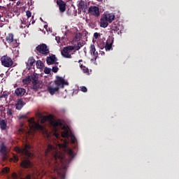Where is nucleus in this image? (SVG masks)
I'll list each match as a JSON object with an SVG mask.
<instances>
[{"mask_svg":"<svg viewBox=\"0 0 179 179\" xmlns=\"http://www.w3.org/2000/svg\"><path fill=\"white\" fill-rule=\"evenodd\" d=\"M30 149H31V145L29 144H25L23 148H17L16 152L20 155H24L27 157H33L34 155L31 152H30Z\"/></svg>","mask_w":179,"mask_h":179,"instance_id":"1","label":"nucleus"},{"mask_svg":"<svg viewBox=\"0 0 179 179\" xmlns=\"http://www.w3.org/2000/svg\"><path fill=\"white\" fill-rule=\"evenodd\" d=\"M35 52L39 55H48L50 54V48L45 43H42L36 46Z\"/></svg>","mask_w":179,"mask_h":179,"instance_id":"2","label":"nucleus"},{"mask_svg":"<svg viewBox=\"0 0 179 179\" xmlns=\"http://www.w3.org/2000/svg\"><path fill=\"white\" fill-rule=\"evenodd\" d=\"M73 50H75V46L69 45L63 48L61 51V54L64 58H72V55L70 54Z\"/></svg>","mask_w":179,"mask_h":179,"instance_id":"3","label":"nucleus"},{"mask_svg":"<svg viewBox=\"0 0 179 179\" xmlns=\"http://www.w3.org/2000/svg\"><path fill=\"white\" fill-rule=\"evenodd\" d=\"M22 82L25 84L30 83V82H31L32 85H34V86H36V85H38V76L34 74L28 76L22 80Z\"/></svg>","mask_w":179,"mask_h":179,"instance_id":"4","label":"nucleus"},{"mask_svg":"<svg viewBox=\"0 0 179 179\" xmlns=\"http://www.w3.org/2000/svg\"><path fill=\"white\" fill-rule=\"evenodd\" d=\"M1 62L5 68H10L13 65V60L8 55H4L1 58Z\"/></svg>","mask_w":179,"mask_h":179,"instance_id":"5","label":"nucleus"},{"mask_svg":"<svg viewBox=\"0 0 179 179\" xmlns=\"http://www.w3.org/2000/svg\"><path fill=\"white\" fill-rule=\"evenodd\" d=\"M29 124L32 129H36V131H44V126L34 121V118L28 120Z\"/></svg>","mask_w":179,"mask_h":179,"instance_id":"6","label":"nucleus"},{"mask_svg":"<svg viewBox=\"0 0 179 179\" xmlns=\"http://www.w3.org/2000/svg\"><path fill=\"white\" fill-rule=\"evenodd\" d=\"M53 85H55V86H57L59 89H64V86L68 85V82L65 81L62 77L57 76Z\"/></svg>","mask_w":179,"mask_h":179,"instance_id":"7","label":"nucleus"},{"mask_svg":"<svg viewBox=\"0 0 179 179\" xmlns=\"http://www.w3.org/2000/svg\"><path fill=\"white\" fill-rule=\"evenodd\" d=\"M77 6L78 8V15H80L82 12H83V13H86L87 11V3L85 2L83 0L79 1Z\"/></svg>","mask_w":179,"mask_h":179,"instance_id":"8","label":"nucleus"},{"mask_svg":"<svg viewBox=\"0 0 179 179\" xmlns=\"http://www.w3.org/2000/svg\"><path fill=\"white\" fill-rule=\"evenodd\" d=\"M88 13L95 17L100 16V8L96 6H91L88 9Z\"/></svg>","mask_w":179,"mask_h":179,"instance_id":"9","label":"nucleus"},{"mask_svg":"<svg viewBox=\"0 0 179 179\" xmlns=\"http://www.w3.org/2000/svg\"><path fill=\"white\" fill-rule=\"evenodd\" d=\"M58 59L55 56V55H52L49 57H47L46 58V63L48 65H53V64H55L56 65H58Z\"/></svg>","mask_w":179,"mask_h":179,"instance_id":"10","label":"nucleus"},{"mask_svg":"<svg viewBox=\"0 0 179 179\" xmlns=\"http://www.w3.org/2000/svg\"><path fill=\"white\" fill-rule=\"evenodd\" d=\"M57 4L59 6V9L61 12V13H64V12H65V10H66V3H64V1L62 0H57Z\"/></svg>","mask_w":179,"mask_h":179,"instance_id":"11","label":"nucleus"},{"mask_svg":"<svg viewBox=\"0 0 179 179\" xmlns=\"http://www.w3.org/2000/svg\"><path fill=\"white\" fill-rule=\"evenodd\" d=\"M20 166L23 169H30V167H31V162H30V159L27 158L22 161Z\"/></svg>","mask_w":179,"mask_h":179,"instance_id":"12","label":"nucleus"},{"mask_svg":"<svg viewBox=\"0 0 179 179\" xmlns=\"http://www.w3.org/2000/svg\"><path fill=\"white\" fill-rule=\"evenodd\" d=\"M59 90V88L55 85H54L53 86L49 85L48 87V92H49L50 94H51L52 96L55 94V93H57V92H58Z\"/></svg>","mask_w":179,"mask_h":179,"instance_id":"13","label":"nucleus"},{"mask_svg":"<svg viewBox=\"0 0 179 179\" xmlns=\"http://www.w3.org/2000/svg\"><path fill=\"white\" fill-rule=\"evenodd\" d=\"M106 20L108 21L109 23H112L113 20L115 19V15L113 13H106L103 15Z\"/></svg>","mask_w":179,"mask_h":179,"instance_id":"14","label":"nucleus"},{"mask_svg":"<svg viewBox=\"0 0 179 179\" xmlns=\"http://www.w3.org/2000/svg\"><path fill=\"white\" fill-rule=\"evenodd\" d=\"M34 64H36V59H34V57H29L27 62H26V66L29 68V69H31Z\"/></svg>","mask_w":179,"mask_h":179,"instance_id":"15","label":"nucleus"},{"mask_svg":"<svg viewBox=\"0 0 179 179\" xmlns=\"http://www.w3.org/2000/svg\"><path fill=\"white\" fill-rule=\"evenodd\" d=\"M53 119H54V116H52V115L43 116L41 119V124H45L47 121L48 122H51V120H53Z\"/></svg>","mask_w":179,"mask_h":179,"instance_id":"16","label":"nucleus"},{"mask_svg":"<svg viewBox=\"0 0 179 179\" xmlns=\"http://www.w3.org/2000/svg\"><path fill=\"white\" fill-rule=\"evenodd\" d=\"M90 52L91 55H93L94 58L95 59H97V57L99 55V53L96 52V46L94 45H91L90 47Z\"/></svg>","mask_w":179,"mask_h":179,"instance_id":"17","label":"nucleus"},{"mask_svg":"<svg viewBox=\"0 0 179 179\" xmlns=\"http://www.w3.org/2000/svg\"><path fill=\"white\" fill-rule=\"evenodd\" d=\"M108 23H110V22L103 15L100 19V26H101V27H103V29H106V27H108Z\"/></svg>","mask_w":179,"mask_h":179,"instance_id":"18","label":"nucleus"},{"mask_svg":"<svg viewBox=\"0 0 179 179\" xmlns=\"http://www.w3.org/2000/svg\"><path fill=\"white\" fill-rule=\"evenodd\" d=\"M24 93H26V90L24 88H17L15 90V94L17 95L18 97H22L24 96Z\"/></svg>","mask_w":179,"mask_h":179,"instance_id":"19","label":"nucleus"},{"mask_svg":"<svg viewBox=\"0 0 179 179\" xmlns=\"http://www.w3.org/2000/svg\"><path fill=\"white\" fill-rule=\"evenodd\" d=\"M50 124L54 127V128H58V127L62 125V122H61V120H54V119H52L50 120Z\"/></svg>","mask_w":179,"mask_h":179,"instance_id":"20","label":"nucleus"},{"mask_svg":"<svg viewBox=\"0 0 179 179\" xmlns=\"http://www.w3.org/2000/svg\"><path fill=\"white\" fill-rule=\"evenodd\" d=\"M105 49L106 51H110V50H113V41L111 39H108L106 41Z\"/></svg>","mask_w":179,"mask_h":179,"instance_id":"21","label":"nucleus"},{"mask_svg":"<svg viewBox=\"0 0 179 179\" xmlns=\"http://www.w3.org/2000/svg\"><path fill=\"white\" fill-rule=\"evenodd\" d=\"M51 150H55V146L48 144L47 149L45 150V156H48V153H50Z\"/></svg>","mask_w":179,"mask_h":179,"instance_id":"22","label":"nucleus"},{"mask_svg":"<svg viewBox=\"0 0 179 179\" xmlns=\"http://www.w3.org/2000/svg\"><path fill=\"white\" fill-rule=\"evenodd\" d=\"M111 30L112 31H120V24H118V23L114 22L112 24Z\"/></svg>","mask_w":179,"mask_h":179,"instance_id":"23","label":"nucleus"},{"mask_svg":"<svg viewBox=\"0 0 179 179\" xmlns=\"http://www.w3.org/2000/svg\"><path fill=\"white\" fill-rule=\"evenodd\" d=\"M6 145H5V143H2L0 146V153L2 155H6Z\"/></svg>","mask_w":179,"mask_h":179,"instance_id":"24","label":"nucleus"},{"mask_svg":"<svg viewBox=\"0 0 179 179\" xmlns=\"http://www.w3.org/2000/svg\"><path fill=\"white\" fill-rule=\"evenodd\" d=\"M6 41L9 44H10V43H13V34H9L8 36L6 37Z\"/></svg>","mask_w":179,"mask_h":179,"instance_id":"25","label":"nucleus"},{"mask_svg":"<svg viewBox=\"0 0 179 179\" xmlns=\"http://www.w3.org/2000/svg\"><path fill=\"white\" fill-rule=\"evenodd\" d=\"M36 65L38 69H43L44 68V63L41 60H37Z\"/></svg>","mask_w":179,"mask_h":179,"instance_id":"26","label":"nucleus"},{"mask_svg":"<svg viewBox=\"0 0 179 179\" xmlns=\"http://www.w3.org/2000/svg\"><path fill=\"white\" fill-rule=\"evenodd\" d=\"M62 138H69V130L65 128L64 130L62 132Z\"/></svg>","mask_w":179,"mask_h":179,"instance_id":"27","label":"nucleus"},{"mask_svg":"<svg viewBox=\"0 0 179 179\" xmlns=\"http://www.w3.org/2000/svg\"><path fill=\"white\" fill-rule=\"evenodd\" d=\"M0 128L3 130L6 129V122H5V120L0 121Z\"/></svg>","mask_w":179,"mask_h":179,"instance_id":"28","label":"nucleus"},{"mask_svg":"<svg viewBox=\"0 0 179 179\" xmlns=\"http://www.w3.org/2000/svg\"><path fill=\"white\" fill-rule=\"evenodd\" d=\"M82 47H83V43L78 42L77 43V45L74 46V49L76 48V51H79V50L82 48Z\"/></svg>","mask_w":179,"mask_h":179,"instance_id":"29","label":"nucleus"},{"mask_svg":"<svg viewBox=\"0 0 179 179\" xmlns=\"http://www.w3.org/2000/svg\"><path fill=\"white\" fill-rule=\"evenodd\" d=\"M80 69H82L83 73H89V69L85 66H83V64H81L80 66Z\"/></svg>","mask_w":179,"mask_h":179,"instance_id":"30","label":"nucleus"},{"mask_svg":"<svg viewBox=\"0 0 179 179\" xmlns=\"http://www.w3.org/2000/svg\"><path fill=\"white\" fill-rule=\"evenodd\" d=\"M6 114L8 117H12L13 115V110L10 108H8L6 110Z\"/></svg>","mask_w":179,"mask_h":179,"instance_id":"31","label":"nucleus"},{"mask_svg":"<svg viewBox=\"0 0 179 179\" xmlns=\"http://www.w3.org/2000/svg\"><path fill=\"white\" fill-rule=\"evenodd\" d=\"M67 153H68L69 156H70V157H71V158L75 157V154L73 153V150H72V149H69L67 150Z\"/></svg>","mask_w":179,"mask_h":179,"instance_id":"32","label":"nucleus"},{"mask_svg":"<svg viewBox=\"0 0 179 179\" xmlns=\"http://www.w3.org/2000/svg\"><path fill=\"white\" fill-rule=\"evenodd\" d=\"M81 38H82V34L80 33L76 34L75 39L76 41H79Z\"/></svg>","mask_w":179,"mask_h":179,"instance_id":"33","label":"nucleus"},{"mask_svg":"<svg viewBox=\"0 0 179 179\" xmlns=\"http://www.w3.org/2000/svg\"><path fill=\"white\" fill-rule=\"evenodd\" d=\"M43 72H44V73H45L46 75H50V73H51V69L48 68V67H45V68L44 69Z\"/></svg>","mask_w":179,"mask_h":179,"instance_id":"34","label":"nucleus"},{"mask_svg":"<svg viewBox=\"0 0 179 179\" xmlns=\"http://www.w3.org/2000/svg\"><path fill=\"white\" fill-rule=\"evenodd\" d=\"M9 171H10V169L8 167H5L2 169V173L4 174L9 173Z\"/></svg>","mask_w":179,"mask_h":179,"instance_id":"35","label":"nucleus"},{"mask_svg":"<svg viewBox=\"0 0 179 179\" xmlns=\"http://www.w3.org/2000/svg\"><path fill=\"white\" fill-rule=\"evenodd\" d=\"M17 104H19L20 106H22L23 107V106H24V104H26V103H24L23 101V100L22 99H19L17 101Z\"/></svg>","mask_w":179,"mask_h":179,"instance_id":"36","label":"nucleus"},{"mask_svg":"<svg viewBox=\"0 0 179 179\" xmlns=\"http://www.w3.org/2000/svg\"><path fill=\"white\" fill-rule=\"evenodd\" d=\"M13 48H16V47H19V43H17V40H15L13 41Z\"/></svg>","mask_w":179,"mask_h":179,"instance_id":"37","label":"nucleus"},{"mask_svg":"<svg viewBox=\"0 0 179 179\" xmlns=\"http://www.w3.org/2000/svg\"><path fill=\"white\" fill-rule=\"evenodd\" d=\"M71 143H75L76 142V137H75V136H71Z\"/></svg>","mask_w":179,"mask_h":179,"instance_id":"38","label":"nucleus"},{"mask_svg":"<svg viewBox=\"0 0 179 179\" xmlns=\"http://www.w3.org/2000/svg\"><path fill=\"white\" fill-rule=\"evenodd\" d=\"M58 66H55L52 67V71L54 73H57V72H58Z\"/></svg>","mask_w":179,"mask_h":179,"instance_id":"39","label":"nucleus"},{"mask_svg":"<svg viewBox=\"0 0 179 179\" xmlns=\"http://www.w3.org/2000/svg\"><path fill=\"white\" fill-rule=\"evenodd\" d=\"M13 159V162H15V163L19 162V157L17 155H14Z\"/></svg>","mask_w":179,"mask_h":179,"instance_id":"40","label":"nucleus"},{"mask_svg":"<svg viewBox=\"0 0 179 179\" xmlns=\"http://www.w3.org/2000/svg\"><path fill=\"white\" fill-rule=\"evenodd\" d=\"M26 15L27 16V18L29 19V17H31V12L30 10H27L26 12Z\"/></svg>","mask_w":179,"mask_h":179,"instance_id":"41","label":"nucleus"},{"mask_svg":"<svg viewBox=\"0 0 179 179\" xmlns=\"http://www.w3.org/2000/svg\"><path fill=\"white\" fill-rule=\"evenodd\" d=\"M15 108L16 110H20L21 108H23V106H22V105H19L18 103H16Z\"/></svg>","mask_w":179,"mask_h":179,"instance_id":"42","label":"nucleus"},{"mask_svg":"<svg viewBox=\"0 0 179 179\" xmlns=\"http://www.w3.org/2000/svg\"><path fill=\"white\" fill-rule=\"evenodd\" d=\"M27 118H28L27 115H22L19 117V120H23V119L27 120Z\"/></svg>","mask_w":179,"mask_h":179,"instance_id":"43","label":"nucleus"},{"mask_svg":"<svg viewBox=\"0 0 179 179\" xmlns=\"http://www.w3.org/2000/svg\"><path fill=\"white\" fill-rule=\"evenodd\" d=\"M81 92H83V93H86V92H87V88H86V87L85 86L81 87Z\"/></svg>","mask_w":179,"mask_h":179,"instance_id":"44","label":"nucleus"},{"mask_svg":"<svg viewBox=\"0 0 179 179\" xmlns=\"http://www.w3.org/2000/svg\"><path fill=\"white\" fill-rule=\"evenodd\" d=\"M99 36H100V34H99V33L95 32V33L94 34V38H95L96 40H97V38H99Z\"/></svg>","mask_w":179,"mask_h":179,"instance_id":"45","label":"nucleus"},{"mask_svg":"<svg viewBox=\"0 0 179 179\" xmlns=\"http://www.w3.org/2000/svg\"><path fill=\"white\" fill-rule=\"evenodd\" d=\"M12 177L13 179H17V174H16V173H13L12 174Z\"/></svg>","mask_w":179,"mask_h":179,"instance_id":"46","label":"nucleus"},{"mask_svg":"<svg viewBox=\"0 0 179 179\" xmlns=\"http://www.w3.org/2000/svg\"><path fill=\"white\" fill-rule=\"evenodd\" d=\"M22 22V24H24V26H26V24H27V21L23 20H21Z\"/></svg>","mask_w":179,"mask_h":179,"instance_id":"47","label":"nucleus"},{"mask_svg":"<svg viewBox=\"0 0 179 179\" xmlns=\"http://www.w3.org/2000/svg\"><path fill=\"white\" fill-rule=\"evenodd\" d=\"M25 179H31V174H28L26 177Z\"/></svg>","mask_w":179,"mask_h":179,"instance_id":"48","label":"nucleus"},{"mask_svg":"<svg viewBox=\"0 0 179 179\" xmlns=\"http://www.w3.org/2000/svg\"><path fill=\"white\" fill-rule=\"evenodd\" d=\"M3 97H6V94H3L0 96V99H3Z\"/></svg>","mask_w":179,"mask_h":179,"instance_id":"49","label":"nucleus"},{"mask_svg":"<svg viewBox=\"0 0 179 179\" xmlns=\"http://www.w3.org/2000/svg\"><path fill=\"white\" fill-rule=\"evenodd\" d=\"M34 23H36V21L32 20L29 22V24H34Z\"/></svg>","mask_w":179,"mask_h":179,"instance_id":"50","label":"nucleus"},{"mask_svg":"<svg viewBox=\"0 0 179 179\" xmlns=\"http://www.w3.org/2000/svg\"><path fill=\"white\" fill-rule=\"evenodd\" d=\"M62 179H65V175L64 174L62 175Z\"/></svg>","mask_w":179,"mask_h":179,"instance_id":"51","label":"nucleus"},{"mask_svg":"<svg viewBox=\"0 0 179 179\" xmlns=\"http://www.w3.org/2000/svg\"><path fill=\"white\" fill-rule=\"evenodd\" d=\"M24 27H26V26H24V27L22 26V27H21L22 29H24Z\"/></svg>","mask_w":179,"mask_h":179,"instance_id":"52","label":"nucleus"},{"mask_svg":"<svg viewBox=\"0 0 179 179\" xmlns=\"http://www.w3.org/2000/svg\"><path fill=\"white\" fill-rule=\"evenodd\" d=\"M19 3H20V2L17 1V5H19Z\"/></svg>","mask_w":179,"mask_h":179,"instance_id":"53","label":"nucleus"},{"mask_svg":"<svg viewBox=\"0 0 179 179\" xmlns=\"http://www.w3.org/2000/svg\"><path fill=\"white\" fill-rule=\"evenodd\" d=\"M1 17H2V16H1V14H0V20H1Z\"/></svg>","mask_w":179,"mask_h":179,"instance_id":"54","label":"nucleus"},{"mask_svg":"<svg viewBox=\"0 0 179 179\" xmlns=\"http://www.w3.org/2000/svg\"><path fill=\"white\" fill-rule=\"evenodd\" d=\"M78 62H82V60H79Z\"/></svg>","mask_w":179,"mask_h":179,"instance_id":"55","label":"nucleus"},{"mask_svg":"<svg viewBox=\"0 0 179 179\" xmlns=\"http://www.w3.org/2000/svg\"><path fill=\"white\" fill-rule=\"evenodd\" d=\"M57 138H58V134H56Z\"/></svg>","mask_w":179,"mask_h":179,"instance_id":"56","label":"nucleus"},{"mask_svg":"<svg viewBox=\"0 0 179 179\" xmlns=\"http://www.w3.org/2000/svg\"><path fill=\"white\" fill-rule=\"evenodd\" d=\"M32 19H34V16H32Z\"/></svg>","mask_w":179,"mask_h":179,"instance_id":"57","label":"nucleus"},{"mask_svg":"<svg viewBox=\"0 0 179 179\" xmlns=\"http://www.w3.org/2000/svg\"><path fill=\"white\" fill-rule=\"evenodd\" d=\"M55 156V157H57V154Z\"/></svg>","mask_w":179,"mask_h":179,"instance_id":"58","label":"nucleus"},{"mask_svg":"<svg viewBox=\"0 0 179 179\" xmlns=\"http://www.w3.org/2000/svg\"><path fill=\"white\" fill-rule=\"evenodd\" d=\"M60 159H62V157H59Z\"/></svg>","mask_w":179,"mask_h":179,"instance_id":"59","label":"nucleus"},{"mask_svg":"<svg viewBox=\"0 0 179 179\" xmlns=\"http://www.w3.org/2000/svg\"><path fill=\"white\" fill-rule=\"evenodd\" d=\"M11 1H16V0H11Z\"/></svg>","mask_w":179,"mask_h":179,"instance_id":"60","label":"nucleus"}]
</instances>
